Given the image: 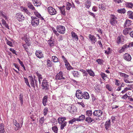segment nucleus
<instances>
[{"instance_id":"obj_16","label":"nucleus","mask_w":133,"mask_h":133,"mask_svg":"<svg viewBox=\"0 0 133 133\" xmlns=\"http://www.w3.org/2000/svg\"><path fill=\"white\" fill-rule=\"evenodd\" d=\"M27 5L28 8H29L30 9L33 11H35L36 10L35 8L31 3L30 2L28 3Z\"/></svg>"},{"instance_id":"obj_61","label":"nucleus","mask_w":133,"mask_h":133,"mask_svg":"<svg viewBox=\"0 0 133 133\" xmlns=\"http://www.w3.org/2000/svg\"><path fill=\"white\" fill-rule=\"evenodd\" d=\"M129 96H128L127 94H126L124 95L122 97V98L123 99H126L128 97H129Z\"/></svg>"},{"instance_id":"obj_7","label":"nucleus","mask_w":133,"mask_h":133,"mask_svg":"<svg viewBox=\"0 0 133 133\" xmlns=\"http://www.w3.org/2000/svg\"><path fill=\"white\" fill-rule=\"evenodd\" d=\"M52 121H53L54 122H52V123H55V122H57L55 118H54L52 119ZM55 124L54 123L52 124V126L53 127H52V130L55 133H57L58 129L57 126L54 125Z\"/></svg>"},{"instance_id":"obj_52","label":"nucleus","mask_w":133,"mask_h":133,"mask_svg":"<svg viewBox=\"0 0 133 133\" xmlns=\"http://www.w3.org/2000/svg\"><path fill=\"white\" fill-rule=\"evenodd\" d=\"M106 88L107 89H108V90L110 91H111L112 89L111 87V86L109 84H107L106 85Z\"/></svg>"},{"instance_id":"obj_64","label":"nucleus","mask_w":133,"mask_h":133,"mask_svg":"<svg viewBox=\"0 0 133 133\" xmlns=\"http://www.w3.org/2000/svg\"><path fill=\"white\" fill-rule=\"evenodd\" d=\"M92 10L94 11H96L97 10V7L95 6H93L92 8Z\"/></svg>"},{"instance_id":"obj_41","label":"nucleus","mask_w":133,"mask_h":133,"mask_svg":"<svg viewBox=\"0 0 133 133\" xmlns=\"http://www.w3.org/2000/svg\"><path fill=\"white\" fill-rule=\"evenodd\" d=\"M76 121H77V118H74L69 121V124H72L74 122Z\"/></svg>"},{"instance_id":"obj_63","label":"nucleus","mask_w":133,"mask_h":133,"mask_svg":"<svg viewBox=\"0 0 133 133\" xmlns=\"http://www.w3.org/2000/svg\"><path fill=\"white\" fill-rule=\"evenodd\" d=\"M77 104L82 106L83 107H84L85 106L84 104L82 102H78Z\"/></svg>"},{"instance_id":"obj_50","label":"nucleus","mask_w":133,"mask_h":133,"mask_svg":"<svg viewBox=\"0 0 133 133\" xmlns=\"http://www.w3.org/2000/svg\"><path fill=\"white\" fill-rule=\"evenodd\" d=\"M57 36L58 37L59 41H61L63 40V36H62L59 34V35H57Z\"/></svg>"},{"instance_id":"obj_51","label":"nucleus","mask_w":133,"mask_h":133,"mask_svg":"<svg viewBox=\"0 0 133 133\" xmlns=\"http://www.w3.org/2000/svg\"><path fill=\"white\" fill-rule=\"evenodd\" d=\"M44 120L45 119L44 117H42L39 120V122L41 124H43L44 122Z\"/></svg>"},{"instance_id":"obj_6","label":"nucleus","mask_w":133,"mask_h":133,"mask_svg":"<svg viewBox=\"0 0 133 133\" xmlns=\"http://www.w3.org/2000/svg\"><path fill=\"white\" fill-rule=\"evenodd\" d=\"M48 12L50 15H54L56 14V10L51 6L48 7Z\"/></svg>"},{"instance_id":"obj_10","label":"nucleus","mask_w":133,"mask_h":133,"mask_svg":"<svg viewBox=\"0 0 133 133\" xmlns=\"http://www.w3.org/2000/svg\"><path fill=\"white\" fill-rule=\"evenodd\" d=\"M123 57L125 60L128 62L130 61L131 59L130 55L128 53H125L123 55Z\"/></svg>"},{"instance_id":"obj_22","label":"nucleus","mask_w":133,"mask_h":133,"mask_svg":"<svg viewBox=\"0 0 133 133\" xmlns=\"http://www.w3.org/2000/svg\"><path fill=\"white\" fill-rule=\"evenodd\" d=\"M110 120H109L106 122L105 126V129L107 130L109 128L110 126Z\"/></svg>"},{"instance_id":"obj_44","label":"nucleus","mask_w":133,"mask_h":133,"mask_svg":"<svg viewBox=\"0 0 133 133\" xmlns=\"http://www.w3.org/2000/svg\"><path fill=\"white\" fill-rule=\"evenodd\" d=\"M34 13L36 16L38 18H39L40 17H41V15L36 10L35 11Z\"/></svg>"},{"instance_id":"obj_45","label":"nucleus","mask_w":133,"mask_h":133,"mask_svg":"<svg viewBox=\"0 0 133 133\" xmlns=\"http://www.w3.org/2000/svg\"><path fill=\"white\" fill-rule=\"evenodd\" d=\"M14 123L15 125L18 128L20 127V125L19 123L17 122L16 120H15L14 121Z\"/></svg>"},{"instance_id":"obj_30","label":"nucleus","mask_w":133,"mask_h":133,"mask_svg":"<svg viewBox=\"0 0 133 133\" xmlns=\"http://www.w3.org/2000/svg\"><path fill=\"white\" fill-rule=\"evenodd\" d=\"M66 9L68 10H70L71 7V4L69 2H67L66 3Z\"/></svg>"},{"instance_id":"obj_21","label":"nucleus","mask_w":133,"mask_h":133,"mask_svg":"<svg viewBox=\"0 0 133 133\" xmlns=\"http://www.w3.org/2000/svg\"><path fill=\"white\" fill-rule=\"evenodd\" d=\"M21 9L22 11L28 15H29L30 14V12L26 8L22 6L21 7Z\"/></svg>"},{"instance_id":"obj_18","label":"nucleus","mask_w":133,"mask_h":133,"mask_svg":"<svg viewBox=\"0 0 133 133\" xmlns=\"http://www.w3.org/2000/svg\"><path fill=\"white\" fill-rule=\"evenodd\" d=\"M132 21L129 19H127L124 24V27H127L129 26L131 24V23Z\"/></svg>"},{"instance_id":"obj_40","label":"nucleus","mask_w":133,"mask_h":133,"mask_svg":"<svg viewBox=\"0 0 133 133\" xmlns=\"http://www.w3.org/2000/svg\"><path fill=\"white\" fill-rule=\"evenodd\" d=\"M86 7L88 8H89L91 6V2L89 1H87L85 3Z\"/></svg>"},{"instance_id":"obj_39","label":"nucleus","mask_w":133,"mask_h":133,"mask_svg":"<svg viewBox=\"0 0 133 133\" xmlns=\"http://www.w3.org/2000/svg\"><path fill=\"white\" fill-rule=\"evenodd\" d=\"M47 65L49 67H51L52 66V64L50 60L48 59L47 61Z\"/></svg>"},{"instance_id":"obj_42","label":"nucleus","mask_w":133,"mask_h":133,"mask_svg":"<svg viewBox=\"0 0 133 133\" xmlns=\"http://www.w3.org/2000/svg\"><path fill=\"white\" fill-rule=\"evenodd\" d=\"M24 41H25L27 45L28 46H29L31 44L29 42V38H25L24 39Z\"/></svg>"},{"instance_id":"obj_19","label":"nucleus","mask_w":133,"mask_h":133,"mask_svg":"<svg viewBox=\"0 0 133 133\" xmlns=\"http://www.w3.org/2000/svg\"><path fill=\"white\" fill-rule=\"evenodd\" d=\"M83 98L85 99H88L89 98V94L87 92H84L83 93Z\"/></svg>"},{"instance_id":"obj_24","label":"nucleus","mask_w":133,"mask_h":133,"mask_svg":"<svg viewBox=\"0 0 133 133\" xmlns=\"http://www.w3.org/2000/svg\"><path fill=\"white\" fill-rule=\"evenodd\" d=\"M47 96H45L43 99V104L44 106H45L46 104V103L47 102Z\"/></svg>"},{"instance_id":"obj_37","label":"nucleus","mask_w":133,"mask_h":133,"mask_svg":"<svg viewBox=\"0 0 133 133\" xmlns=\"http://www.w3.org/2000/svg\"><path fill=\"white\" fill-rule=\"evenodd\" d=\"M126 5L127 7L131 8L133 6V3L131 2H127Z\"/></svg>"},{"instance_id":"obj_35","label":"nucleus","mask_w":133,"mask_h":133,"mask_svg":"<svg viewBox=\"0 0 133 133\" xmlns=\"http://www.w3.org/2000/svg\"><path fill=\"white\" fill-rule=\"evenodd\" d=\"M86 112V115L88 117H90L92 114V110H91L87 111Z\"/></svg>"},{"instance_id":"obj_31","label":"nucleus","mask_w":133,"mask_h":133,"mask_svg":"<svg viewBox=\"0 0 133 133\" xmlns=\"http://www.w3.org/2000/svg\"><path fill=\"white\" fill-rule=\"evenodd\" d=\"M62 58L64 60V62L65 63V65L66 66V65L68 66V65H69V64L68 63L67 60L64 56H62Z\"/></svg>"},{"instance_id":"obj_32","label":"nucleus","mask_w":133,"mask_h":133,"mask_svg":"<svg viewBox=\"0 0 133 133\" xmlns=\"http://www.w3.org/2000/svg\"><path fill=\"white\" fill-rule=\"evenodd\" d=\"M79 71L83 72V74L84 76H85L87 77L88 75V74L87 71H86L83 69H80L79 70Z\"/></svg>"},{"instance_id":"obj_27","label":"nucleus","mask_w":133,"mask_h":133,"mask_svg":"<svg viewBox=\"0 0 133 133\" xmlns=\"http://www.w3.org/2000/svg\"><path fill=\"white\" fill-rule=\"evenodd\" d=\"M52 37H51L50 39L48 41V43L50 46H52L54 45V41L52 39Z\"/></svg>"},{"instance_id":"obj_56","label":"nucleus","mask_w":133,"mask_h":133,"mask_svg":"<svg viewBox=\"0 0 133 133\" xmlns=\"http://www.w3.org/2000/svg\"><path fill=\"white\" fill-rule=\"evenodd\" d=\"M7 44L10 46L11 47L13 46V45L12 43L10 41H9L8 40H7L6 41Z\"/></svg>"},{"instance_id":"obj_20","label":"nucleus","mask_w":133,"mask_h":133,"mask_svg":"<svg viewBox=\"0 0 133 133\" xmlns=\"http://www.w3.org/2000/svg\"><path fill=\"white\" fill-rule=\"evenodd\" d=\"M66 118L65 117H59L58 118V120L59 123L60 124L61 123H63L64 122H67L65 121Z\"/></svg>"},{"instance_id":"obj_13","label":"nucleus","mask_w":133,"mask_h":133,"mask_svg":"<svg viewBox=\"0 0 133 133\" xmlns=\"http://www.w3.org/2000/svg\"><path fill=\"white\" fill-rule=\"evenodd\" d=\"M128 48L127 44H125L122 46L121 48L119 50L118 52L119 53H122L124 51Z\"/></svg>"},{"instance_id":"obj_57","label":"nucleus","mask_w":133,"mask_h":133,"mask_svg":"<svg viewBox=\"0 0 133 133\" xmlns=\"http://www.w3.org/2000/svg\"><path fill=\"white\" fill-rule=\"evenodd\" d=\"M5 76L6 77L7 76L8 74V70L7 68V67L5 66Z\"/></svg>"},{"instance_id":"obj_62","label":"nucleus","mask_w":133,"mask_h":133,"mask_svg":"<svg viewBox=\"0 0 133 133\" xmlns=\"http://www.w3.org/2000/svg\"><path fill=\"white\" fill-rule=\"evenodd\" d=\"M41 4V3H39V2H38V1L37 2V3H35L34 4V5L35 6H36L37 7H38V6H39Z\"/></svg>"},{"instance_id":"obj_17","label":"nucleus","mask_w":133,"mask_h":133,"mask_svg":"<svg viewBox=\"0 0 133 133\" xmlns=\"http://www.w3.org/2000/svg\"><path fill=\"white\" fill-rule=\"evenodd\" d=\"M127 13L129 18L133 19V11H129L127 12Z\"/></svg>"},{"instance_id":"obj_3","label":"nucleus","mask_w":133,"mask_h":133,"mask_svg":"<svg viewBox=\"0 0 133 133\" xmlns=\"http://www.w3.org/2000/svg\"><path fill=\"white\" fill-rule=\"evenodd\" d=\"M57 31L61 34H64L65 32L64 27L62 25L58 26L57 27Z\"/></svg>"},{"instance_id":"obj_49","label":"nucleus","mask_w":133,"mask_h":133,"mask_svg":"<svg viewBox=\"0 0 133 133\" xmlns=\"http://www.w3.org/2000/svg\"><path fill=\"white\" fill-rule=\"evenodd\" d=\"M60 10L61 14L65 16V8H59Z\"/></svg>"},{"instance_id":"obj_48","label":"nucleus","mask_w":133,"mask_h":133,"mask_svg":"<svg viewBox=\"0 0 133 133\" xmlns=\"http://www.w3.org/2000/svg\"><path fill=\"white\" fill-rule=\"evenodd\" d=\"M48 108L47 107H45L43 110V114L44 116L46 115L48 112Z\"/></svg>"},{"instance_id":"obj_26","label":"nucleus","mask_w":133,"mask_h":133,"mask_svg":"<svg viewBox=\"0 0 133 133\" xmlns=\"http://www.w3.org/2000/svg\"><path fill=\"white\" fill-rule=\"evenodd\" d=\"M71 34L73 39H74L76 41L78 40V36L76 33L74 32H72Z\"/></svg>"},{"instance_id":"obj_12","label":"nucleus","mask_w":133,"mask_h":133,"mask_svg":"<svg viewBox=\"0 0 133 133\" xmlns=\"http://www.w3.org/2000/svg\"><path fill=\"white\" fill-rule=\"evenodd\" d=\"M35 54L37 57L39 58L44 57L41 51L37 50Z\"/></svg>"},{"instance_id":"obj_36","label":"nucleus","mask_w":133,"mask_h":133,"mask_svg":"<svg viewBox=\"0 0 133 133\" xmlns=\"http://www.w3.org/2000/svg\"><path fill=\"white\" fill-rule=\"evenodd\" d=\"M67 123V122H64L63 123H60V124H61L60 126L61 129L63 130L64 128V127L66 125Z\"/></svg>"},{"instance_id":"obj_15","label":"nucleus","mask_w":133,"mask_h":133,"mask_svg":"<svg viewBox=\"0 0 133 133\" xmlns=\"http://www.w3.org/2000/svg\"><path fill=\"white\" fill-rule=\"evenodd\" d=\"M4 124L3 123H1L0 124V133H6L4 129Z\"/></svg>"},{"instance_id":"obj_23","label":"nucleus","mask_w":133,"mask_h":133,"mask_svg":"<svg viewBox=\"0 0 133 133\" xmlns=\"http://www.w3.org/2000/svg\"><path fill=\"white\" fill-rule=\"evenodd\" d=\"M77 118V121H83L85 119V117L84 115H82L79 117L78 118Z\"/></svg>"},{"instance_id":"obj_11","label":"nucleus","mask_w":133,"mask_h":133,"mask_svg":"<svg viewBox=\"0 0 133 133\" xmlns=\"http://www.w3.org/2000/svg\"><path fill=\"white\" fill-rule=\"evenodd\" d=\"M29 80L31 86L33 87L34 89L35 88L34 81V79L32 76H28Z\"/></svg>"},{"instance_id":"obj_29","label":"nucleus","mask_w":133,"mask_h":133,"mask_svg":"<svg viewBox=\"0 0 133 133\" xmlns=\"http://www.w3.org/2000/svg\"><path fill=\"white\" fill-rule=\"evenodd\" d=\"M131 29V28H128L125 29L123 30V34L125 35L128 34L129 33V31Z\"/></svg>"},{"instance_id":"obj_33","label":"nucleus","mask_w":133,"mask_h":133,"mask_svg":"<svg viewBox=\"0 0 133 133\" xmlns=\"http://www.w3.org/2000/svg\"><path fill=\"white\" fill-rule=\"evenodd\" d=\"M117 11L118 13L121 14H124L126 12V10L124 8L118 9L117 10Z\"/></svg>"},{"instance_id":"obj_8","label":"nucleus","mask_w":133,"mask_h":133,"mask_svg":"<svg viewBox=\"0 0 133 133\" xmlns=\"http://www.w3.org/2000/svg\"><path fill=\"white\" fill-rule=\"evenodd\" d=\"M103 111L99 110H95L93 113L94 116L101 117L103 114Z\"/></svg>"},{"instance_id":"obj_9","label":"nucleus","mask_w":133,"mask_h":133,"mask_svg":"<svg viewBox=\"0 0 133 133\" xmlns=\"http://www.w3.org/2000/svg\"><path fill=\"white\" fill-rule=\"evenodd\" d=\"M65 78L63 77V73L61 71H60L57 74L55 77V79L56 80H60L62 79H64Z\"/></svg>"},{"instance_id":"obj_4","label":"nucleus","mask_w":133,"mask_h":133,"mask_svg":"<svg viewBox=\"0 0 133 133\" xmlns=\"http://www.w3.org/2000/svg\"><path fill=\"white\" fill-rule=\"evenodd\" d=\"M16 17L17 20L19 22H22L25 19V17L21 13H17Z\"/></svg>"},{"instance_id":"obj_1","label":"nucleus","mask_w":133,"mask_h":133,"mask_svg":"<svg viewBox=\"0 0 133 133\" xmlns=\"http://www.w3.org/2000/svg\"><path fill=\"white\" fill-rule=\"evenodd\" d=\"M117 18L113 14H111L110 16V23L113 26H115L116 24L117 23Z\"/></svg>"},{"instance_id":"obj_25","label":"nucleus","mask_w":133,"mask_h":133,"mask_svg":"<svg viewBox=\"0 0 133 133\" xmlns=\"http://www.w3.org/2000/svg\"><path fill=\"white\" fill-rule=\"evenodd\" d=\"M93 121H94V120L90 117H87L85 119V121L89 124L91 123Z\"/></svg>"},{"instance_id":"obj_58","label":"nucleus","mask_w":133,"mask_h":133,"mask_svg":"<svg viewBox=\"0 0 133 133\" xmlns=\"http://www.w3.org/2000/svg\"><path fill=\"white\" fill-rule=\"evenodd\" d=\"M115 84L117 86H119L120 84L121 83L119 80L116 79Z\"/></svg>"},{"instance_id":"obj_46","label":"nucleus","mask_w":133,"mask_h":133,"mask_svg":"<svg viewBox=\"0 0 133 133\" xmlns=\"http://www.w3.org/2000/svg\"><path fill=\"white\" fill-rule=\"evenodd\" d=\"M72 74L74 77H78L79 75L78 72L77 71H74L72 72Z\"/></svg>"},{"instance_id":"obj_43","label":"nucleus","mask_w":133,"mask_h":133,"mask_svg":"<svg viewBox=\"0 0 133 133\" xmlns=\"http://www.w3.org/2000/svg\"><path fill=\"white\" fill-rule=\"evenodd\" d=\"M52 57L53 61L54 62H58V59L56 56H53Z\"/></svg>"},{"instance_id":"obj_60","label":"nucleus","mask_w":133,"mask_h":133,"mask_svg":"<svg viewBox=\"0 0 133 133\" xmlns=\"http://www.w3.org/2000/svg\"><path fill=\"white\" fill-rule=\"evenodd\" d=\"M121 38L120 37H118L117 40V43L119 44L121 42Z\"/></svg>"},{"instance_id":"obj_34","label":"nucleus","mask_w":133,"mask_h":133,"mask_svg":"<svg viewBox=\"0 0 133 133\" xmlns=\"http://www.w3.org/2000/svg\"><path fill=\"white\" fill-rule=\"evenodd\" d=\"M83 93H82L79 94H77V93H76L75 95L76 97L78 99H82L83 98Z\"/></svg>"},{"instance_id":"obj_2","label":"nucleus","mask_w":133,"mask_h":133,"mask_svg":"<svg viewBox=\"0 0 133 133\" xmlns=\"http://www.w3.org/2000/svg\"><path fill=\"white\" fill-rule=\"evenodd\" d=\"M31 24L34 26H36L39 25V19L36 17L31 16Z\"/></svg>"},{"instance_id":"obj_5","label":"nucleus","mask_w":133,"mask_h":133,"mask_svg":"<svg viewBox=\"0 0 133 133\" xmlns=\"http://www.w3.org/2000/svg\"><path fill=\"white\" fill-rule=\"evenodd\" d=\"M48 82H47V80L45 79H43L42 83V86L44 89L45 90H48L49 89V85L48 84Z\"/></svg>"},{"instance_id":"obj_38","label":"nucleus","mask_w":133,"mask_h":133,"mask_svg":"<svg viewBox=\"0 0 133 133\" xmlns=\"http://www.w3.org/2000/svg\"><path fill=\"white\" fill-rule=\"evenodd\" d=\"M19 100L20 101V102L21 105H22L23 103V96L22 94H20L19 95Z\"/></svg>"},{"instance_id":"obj_54","label":"nucleus","mask_w":133,"mask_h":133,"mask_svg":"<svg viewBox=\"0 0 133 133\" xmlns=\"http://www.w3.org/2000/svg\"><path fill=\"white\" fill-rule=\"evenodd\" d=\"M100 75L102 78L104 79V78L105 77H107V75H106L103 72H101Z\"/></svg>"},{"instance_id":"obj_28","label":"nucleus","mask_w":133,"mask_h":133,"mask_svg":"<svg viewBox=\"0 0 133 133\" xmlns=\"http://www.w3.org/2000/svg\"><path fill=\"white\" fill-rule=\"evenodd\" d=\"M86 71L90 76L94 77L95 76L94 72L91 69H87Z\"/></svg>"},{"instance_id":"obj_14","label":"nucleus","mask_w":133,"mask_h":133,"mask_svg":"<svg viewBox=\"0 0 133 133\" xmlns=\"http://www.w3.org/2000/svg\"><path fill=\"white\" fill-rule=\"evenodd\" d=\"M89 38L92 42V44H94L95 42L96 41V38L94 36L90 34L89 36Z\"/></svg>"},{"instance_id":"obj_55","label":"nucleus","mask_w":133,"mask_h":133,"mask_svg":"<svg viewBox=\"0 0 133 133\" xmlns=\"http://www.w3.org/2000/svg\"><path fill=\"white\" fill-rule=\"evenodd\" d=\"M113 1L116 3L119 4L122 3L123 0H113Z\"/></svg>"},{"instance_id":"obj_53","label":"nucleus","mask_w":133,"mask_h":133,"mask_svg":"<svg viewBox=\"0 0 133 133\" xmlns=\"http://www.w3.org/2000/svg\"><path fill=\"white\" fill-rule=\"evenodd\" d=\"M24 79L25 83H26V84L29 87H30V85L28 81V79L27 78L25 77H24Z\"/></svg>"},{"instance_id":"obj_47","label":"nucleus","mask_w":133,"mask_h":133,"mask_svg":"<svg viewBox=\"0 0 133 133\" xmlns=\"http://www.w3.org/2000/svg\"><path fill=\"white\" fill-rule=\"evenodd\" d=\"M96 61L99 64H103V61L101 59H97Z\"/></svg>"},{"instance_id":"obj_59","label":"nucleus","mask_w":133,"mask_h":133,"mask_svg":"<svg viewBox=\"0 0 133 133\" xmlns=\"http://www.w3.org/2000/svg\"><path fill=\"white\" fill-rule=\"evenodd\" d=\"M10 50L13 53L15 54L16 55H17V54L16 53V51L14 49L10 48Z\"/></svg>"}]
</instances>
